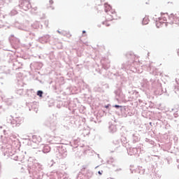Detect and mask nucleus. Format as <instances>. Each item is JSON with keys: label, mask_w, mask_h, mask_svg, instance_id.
Returning <instances> with one entry per match:
<instances>
[{"label": "nucleus", "mask_w": 179, "mask_h": 179, "mask_svg": "<svg viewBox=\"0 0 179 179\" xmlns=\"http://www.w3.org/2000/svg\"><path fill=\"white\" fill-rule=\"evenodd\" d=\"M108 9H109V11L108 13V15L106 16V20L103 22V24H105V26H106L107 27L111 25V24L110 23L111 20H113L114 19H117V13L115 12V10L113 9L110 6H108Z\"/></svg>", "instance_id": "1"}, {"label": "nucleus", "mask_w": 179, "mask_h": 179, "mask_svg": "<svg viewBox=\"0 0 179 179\" xmlns=\"http://www.w3.org/2000/svg\"><path fill=\"white\" fill-rule=\"evenodd\" d=\"M170 20L173 24H177L179 22V11H176L174 13L171 14Z\"/></svg>", "instance_id": "2"}, {"label": "nucleus", "mask_w": 179, "mask_h": 179, "mask_svg": "<svg viewBox=\"0 0 179 179\" xmlns=\"http://www.w3.org/2000/svg\"><path fill=\"white\" fill-rule=\"evenodd\" d=\"M150 22L149 17H145L143 19V24H148Z\"/></svg>", "instance_id": "3"}, {"label": "nucleus", "mask_w": 179, "mask_h": 179, "mask_svg": "<svg viewBox=\"0 0 179 179\" xmlns=\"http://www.w3.org/2000/svg\"><path fill=\"white\" fill-rule=\"evenodd\" d=\"M37 96H39V97H43V91H38Z\"/></svg>", "instance_id": "4"}, {"label": "nucleus", "mask_w": 179, "mask_h": 179, "mask_svg": "<svg viewBox=\"0 0 179 179\" xmlns=\"http://www.w3.org/2000/svg\"><path fill=\"white\" fill-rule=\"evenodd\" d=\"M163 24H162L160 22H159V21H157V22H156V26H157V27H162V25Z\"/></svg>", "instance_id": "5"}, {"label": "nucleus", "mask_w": 179, "mask_h": 179, "mask_svg": "<svg viewBox=\"0 0 179 179\" xmlns=\"http://www.w3.org/2000/svg\"><path fill=\"white\" fill-rule=\"evenodd\" d=\"M121 107H122V106H119V105H115V108H121Z\"/></svg>", "instance_id": "6"}, {"label": "nucleus", "mask_w": 179, "mask_h": 179, "mask_svg": "<svg viewBox=\"0 0 179 179\" xmlns=\"http://www.w3.org/2000/svg\"><path fill=\"white\" fill-rule=\"evenodd\" d=\"M49 3H50V5H52V3H54V1L50 0V1H49Z\"/></svg>", "instance_id": "7"}, {"label": "nucleus", "mask_w": 179, "mask_h": 179, "mask_svg": "<svg viewBox=\"0 0 179 179\" xmlns=\"http://www.w3.org/2000/svg\"><path fill=\"white\" fill-rule=\"evenodd\" d=\"M98 174H99V176H101L102 173H101V171H99V172H98Z\"/></svg>", "instance_id": "8"}, {"label": "nucleus", "mask_w": 179, "mask_h": 179, "mask_svg": "<svg viewBox=\"0 0 179 179\" xmlns=\"http://www.w3.org/2000/svg\"><path fill=\"white\" fill-rule=\"evenodd\" d=\"M39 142H41V138H39Z\"/></svg>", "instance_id": "9"}, {"label": "nucleus", "mask_w": 179, "mask_h": 179, "mask_svg": "<svg viewBox=\"0 0 179 179\" xmlns=\"http://www.w3.org/2000/svg\"><path fill=\"white\" fill-rule=\"evenodd\" d=\"M83 33H86V31H83Z\"/></svg>", "instance_id": "10"}, {"label": "nucleus", "mask_w": 179, "mask_h": 179, "mask_svg": "<svg viewBox=\"0 0 179 179\" xmlns=\"http://www.w3.org/2000/svg\"><path fill=\"white\" fill-rule=\"evenodd\" d=\"M27 3V2H25V3Z\"/></svg>", "instance_id": "11"}, {"label": "nucleus", "mask_w": 179, "mask_h": 179, "mask_svg": "<svg viewBox=\"0 0 179 179\" xmlns=\"http://www.w3.org/2000/svg\"><path fill=\"white\" fill-rule=\"evenodd\" d=\"M109 179H113V178H110Z\"/></svg>", "instance_id": "12"}]
</instances>
